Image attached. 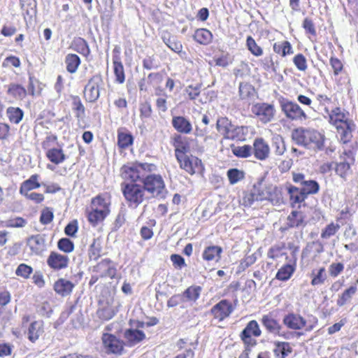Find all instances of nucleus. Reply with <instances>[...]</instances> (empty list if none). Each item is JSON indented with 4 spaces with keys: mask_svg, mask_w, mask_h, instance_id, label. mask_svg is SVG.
Here are the masks:
<instances>
[{
    "mask_svg": "<svg viewBox=\"0 0 358 358\" xmlns=\"http://www.w3.org/2000/svg\"><path fill=\"white\" fill-rule=\"evenodd\" d=\"M156 170L153 164L135 163L122 168V177L125 180L140 182L153 197L164 199L167 194L165 182L161 175L152 173Z\"/></svg>",
    "mask_w": 358,
    "mask_h": 358,
    "instance_id": "f257e3e1",
    "label": "nucleus"
},
{
    "mask_svg": "<svg viewBox=\"0 0 358 358\" xmlns=\"http://www.w3.org/2000/svg\"><path fill=\"white\" fill-rule=\"evenodd\" d=\"M292 138L297 145L308 149L317 151L324 148V135L313 129L296 128L292 132Z\"/></svg>",
    "mask_w": 358,
    "mask_h": 358,
    "instance_id": "f03ea898",
    "label": "nucleus"
},
{
    "mask_svg": "<svg viewBox=\"0 0 358 358\" xmlns=\"http://www.w3.org/2000/svg\"><path fill=\"white\" fill-rule=\"evenodd\" d=\"M325 110L329 116V122L336 127L340 134L341 140L344 143L350 141L354 124L349 120L348 115L340 108H335L331 111L325 108Z\"/></svg>",
    "mask_w": 358,
    "mask_h": 358,
    "instance_id": "7ed1b4c3",
    "label": "nucleus"
},
{
    "mask_svg": "<svg viewBox=\"0 0 358 358\" xmlns=\"http://www.w3.org/2000/svg\"><path fill=\"white\" fill-rule=\"evenodd\" d=\"M256 201L268 200L278 203L280 199V192L275 186L264 183L263 178L258 180L253 185Z\"/></svg>",
    "mask_w": 358,
    "mask_h": 358,
    "instance_id": "20e7f679",
    "label": "nucleus"
},
{
    "mask_svg": "<svg viewBox=\"0 0 358 358\" xmlns=\"http://www.w3.org/2000/svg\"><path fill=\"white\" fill-rule=\"evenodd\" d=\"M124 182L122 184L124 196L129 202V206L136 208L145 199V190L137 182Z\"/></svg>",
    "mask_w": 358,
    "mask_h": 358,
    "instance_id": "39448f33",
    "label": "nucleus"
},
{
    "mask_svg": "<svg viewBox=\"0 0 358 358\" xmlns=\"http://www.w3.org/2000/svg\"><path fill=\"white\" fill-rule=\"evenodd\" d=\"M280 106L287 118L292 121H303L308 118L305 111L295 102L282 99Z\"/></svg>",
    "mask_w": 358,
    "mask_h": 358,
    "instance_id": "423d86ee",
    "label": "nucleus"
},
{
    "mask_svg": "<svg viewBox=\"0 0 358 358\" xmlns=\"http://www.w3.org/2000/svg\"><path fill=\"white\" fill-rule=\"evenodd\" d=\"M103 85L102 76L100 74L93 76L84 89L85 99L89 102L96 101L100 96V89Z\"/></svg>",
    "mask_w": 358,
    "mask_h": 358,
    "instance_id": "0eeeda50",
    "label": "nucleus"
},
{
    "mask_svg": "<svg viewBox=\"0 0 358 358\" xmlns=\"http://www.w3.org/2000/svg\"><path fill=\"white\" fill-rule=\"evenodd\" d=\"M262 331L256 320H251L248 323L245 329L240 334V337L247 348L253 347L257 344V341L252 336L259 337Z\"/></svg>",
    "mask_w": 358,
    "mask_h": 358,
    "instance_id": "6e6552de",
    "label": "nucleus"
},
{
    "mask_svg": "<svg viewBox=\"0 0 358 358\" xmlns=\"http://www.w3.org/2000/svg\"><path fill=\"white\" fill-rule=\"evenodd\" d=\"M275 111L274 106L266 103H258L252 107V113L264 124L273 119Z\"/></svg>",
    "mask_w": 358,
    "mask_h": 358,
    "instance_id": "1a4fd4ad",
    "label": "nucleus"
},
{
    "mask_svg": "<svg viewBox=\"0 0 358 358\" xmlns=\"http://www.w3.org/2000/svg\"><path fill=\"white\" fill-rule=\"evenodd\" d=\"M102 342L108 352L120 354L123 350V342L110 334H103Z\"/></svg>",
    "mask_w": 358,
    "mask_h": 358,
    "instance_id": "9d476101",
    "label": "nucleus"
},
{
    "mask_svg": "<svg viewBox=\"0 0 358 358\" xmlns=\"http://www.w3.org/2000/svg\"><path fill=\"white\" fill-rule=\"evenodd\" d=\"M69 258L67 255L51 252L47 259V264L53 270L59 271L68 267Z\"/></svg>",
    "mask_w": 358,
    "mask_h": 358,
    "instance_id": "9b49d317",
    "label": "nucleus"
},
{
    "mask_svg": "<svg viewBox=\"0 0 358 358\" xmlns=\"http://www.w3.org/2000/svg\"><path fill=\"white\" fill-rule=\"evenodd\" d=\"M232 311L233 308L231 303L226 299L220 301L211 309V313L214 315L215 318L220 321H222L229 317Z\"/></svg>",
    "mask_w": 358,
    "mask_h": 358,
    "instance_id": "f8f14e48",
    "label": "nucleus"
},
{
    "mask_svg": "<svg viewBox=\"0 0 358 358\" xmlns=\"http://www.w3.org/2000/svg\"><path fill=\"white\" fill-rule=\"evenodd\" d=\"M283 324L292 330H301L306 324V320L300 315L290 313L286 315L282 320Z\"/></svg>",
    "mask_w": 358,
    "mask_h": 358,
    "instance_id": "ddd939ff",
    "label": "nucleus"
},
{
    "mask_svg": "<svg viewBox=\"0 0 358 358\" xmlns=\"http://www.w3.org/2000/svg\"><path fill=\"white\" fill-rule=\"evenodd\" d=\"M252 152L255 157L259 160H265L269 157L270 148L267 143L262 138L255 140Z\"/></svg>",
    "mask_w": 358,
    "mask_h": 358,
    "instance_id": "4468645a",
    "label": "nucleus"
},
{
    "mask_svg": "<svg viewBox=\"0 0 358 358\" xmlns=\"http://www.w3.org/2000/svg\"><path fill=\"white\" fill-rule=\"evenodd\" d=\"M173 127L179 133L189 134L192 131L190 121L183 116H174L172 118Z\"/></svg>",
    "mask_w": 358,
    "mask_h": 358,
    "instance_id": "2eb2a0df",
    "label": "nucleus"
},
{
    "mask_svg": "<svg viewBox=\"0 0 358 358\" xmlns=\"http://www.w3.org/2000/svg\"><path fill=\"white\" fill-rule=\"evenodd\" d=\"M74 287L75 285L71 281L59 278L55 282L53 288L57 294L66 296L71 294Z\"/></svg>",
    "mask_w": 358,
    "mask_h": 358,
    "instance_id": "dca6fc26",
    "label": "nucleus"
},
{
    "mask_svg": "<svg viewBox=\"0 0 358 358\" xmlns=\"http://www.w3.org/2000/svg\"><path fill=\"white\" fill-rule=\"evenodd\" d=\"M30 250L36 255L41 254L45 248V238L43 235H33L27 240Z\"/></svg>",
    "mask_w": 358,
    "mask_h": 358,
    "instance_id": "f3484780",
    "label": "nucleus"
},
{
    "mask_svg": "<svg viewBox=\"0 0 358 358\" xmlns=\"http://www.w3.org/2000/svg\"><path fill=\"white\" fill-rule=\"evenodd\" d=\"M261 322L266 329L273 335L281 336L280 331L282 326L278 321L274 319L271 315H265L262 317Z\"/></svg>",
    "mask_w": 358,
    "mask_h": 358,
    "instance_id": "a211bd4d",
    "label": "nucleus"
},
{
    "mask_svg": "<svg viewBox=\"0 0 358 358\" xmlns=\"http://www.w3.org/2000/svg\"><path fill=\"white\" fill-rule=\"evenodd\" d=\"M145 338L143 331L138 329H127L124 332V338L129 346H133L142 341Z\"/></svg>",
    "mask_w": 358,
    "mask_h": 358,
    "instance_id": "6ab92c4d",
    "label": "nucleus"
},
{
    "mask_svg": "<svg viewBox=\"0 0 358 358\" xmlns=\"http://www.w3.org/2000/svg\"><path fill=\"white\" fill-rule=\"evenodd\" d=\"M304 215L302 212L293 210L287 218L288 228L301 227L306 225Z\"/></svg>",
    "mask_w": 358,
    "mask_h": 358,
    "instance_id": "aec40b11",
    "label": "nucleus"
},
{
    "mask_svg": "<svg viewBox=\"0 0 358 358\" xmlns=\"http://www.w3.org/2000/svg\"><path fill=\"white\" fill-rule=\"evenodd\" d=\"M273 352L278 358H285L292 351V348L287 342H274Z\"/></svg>",
    "mask_w": 358,
    "mask_h": 358,
    "instance_id": "412c9836",
    "label": "nucleus"
},
{
    "mask_svg": "<svg viewBox=\"0 0 358 358\" xmlns=\"http://www.w3.org/2000/svg\"><path fill=\"white\" fill-rule=\"evenodd\" d=\"M72 48L77 52L87 57L90 54V49L87 42L83 38H76L72 43Z\"/></svg>",
    "mask_w": 358,
    "mask_h": 358,
    "instance_id": "4be33fe9",
    "label": "nucleus"
},
{
    "mask_svg": "<svg viewBox=\"0 0 358 358\" xmlns=\"http://www.w3.org/2000/svg\"><path fill=\"white\" fill-rule=\"evenodd\" d=\"M64 62L66 71L70 73H75L80 64V59L76 54H68L65 57Z\"/></svg>",
    "mask_w": 358,
    "mask_h": 358,
    "instance_id": "5701e85b",
    "label": "nucleus"
},
{
    "mask_svg": "<svg viewBox=\"0 0 358 358\" xmlns=\"http://www.w3.org/2000/svg\"><path fill=\"white\" fill-rule=\"evenodd\" d=\"M248 128L245 126H235L232 125L230 133L227 137V139L231 140H244L245 136L248 134Z\"/></svg>",
    "mask_w": 358,
    "mask_h": 358,
    "instance_id": "b1692460",
    "label": "nucleus"
},
{
    "mask_svg": "<svg viewBox=\"0 0 358 358\" xmlns=\"http://www.w3.org/2000/svg\"><path fill=\"white\" fill-rule=\"evenodd\" d=\"M47 158L52 163L59 164L62 163L66 157L61 148H51L46 152Z\"/></svg>",
    "mask_w": 358,
    "mask_h": 358,
    "instance_id": "393cba45",
    "label": "nucleus"
},
{
    "mask_svg": "<svg viewBox=\"0 0 358 358\" xmlns=\"http://www.w3.org/2000/svg\"><path fill=\"white\" fill-rule=\"evenodd\" d=\"M43 323L41 321H35L31 323L28 329V338L34 342L38 339L40 335L43 333Z\"/></svg>",
    "mask_w": 358,
    "mask_h": 358,
    "instance_id": "a878e982",
    "label": "nucleus"
},
{
    "mask_svg": "<svg viewBox=\"0 0 358 358\" xmlns=\"http://www.w3.org/2000/svg\"><path fill=\"white\" fill-rule=\"evenodd\" d=\"M41 185L38 182V176L33 175L22 183L20 187V193L27 194L30 190L38 188Z\"/></svg>",
    "mask_w": 358,
    "mask_h": 358,
    "instance_id": "bb28decb",
    "label": "nucleus"
},
{
    "mask_svg": "<svg viewBox=\"0 0 358 358\" xmlns=\"http://www.w3.org/2000/svg\"><path fill=\"white\" fill-rule=\"evenodd\" d=\"M114 73L116 77V81L119 83H123L125 80L124 66L118 55H114L113 57Z\"/></svg>",
    "mask_w": 358,
    "mask_h": 358,
    "instance_id": "cd10ccee",
    "label": "nucleus"
},
{
    "mask_svg": "<svg viewBox=\"0 0 358 358\" xmlns=\"http://www.w3.org/2000/svg\"><path fill=\"white\" fill-rule=\"evenodd\" d=\"M222 252V249L220 246H208L203 252V258L206 261H218Z\"/></svg>",
    "mask_w": 358,
    "mask_h": 358,
    "instance_id": "c85d7f7f",
    "label": "nucleus"
},
{
    "mask_svg": "<svg viewBox=\"0 0 358 358\" xmlns=\"http://www.w3.org/2000/svg\"><path fill=\"white\" fill-rule=\"evenodd\" d=\"M201 291L200 286H190L182 293V301L195 302L199 299Z\"/></svg>",
    "mask_w": 358,
    "mask_h": 358,
    "instance_id": "c756f323",
    "label": "nucleus"
},
{
    "mask_svg": "<svg viewBox=\"0 0 358 358\" xmlns=\"http://www.w3.org/2000/svg\"><path fill=\"white\" fill-rule=\"evenodd\" d=\"M232 125L231 121L227 117H221L217 120L216 129L224 136V138H227L230 133Z\"/></svg>",
    "mask_w": 358,
    "mask_h": 358,
    "instance_id": "7c9ffc66",
    "label": "nucleus"
},
{
    "mask_svg": "<svg viewBox=\"0 0 358 358\" xmlns=\"http://www.w3.org/2000/svg\"><path fill=\"white\" fill-rule=\"evenodd\" d=\"M194 38L200 44L206 45L211 42L213 34L206 29H199L195 31Z\"/></svg>",
    "mask_w": 358,
    "mask_h": 358,
    "instance_id": "2f4dec72",
    "label": "nucleus"
},
{
    "mask_svg": "<svg viewBox=\"0 0 358 358\" xmlns=\"http://www.w3.org/2000/svg\"><path fill=\"white\" fill-rule=\"evenodd\" d=\"M287 191L289 194L290 200L293 204L300 203L303 202L306 198V196L302 189L294 186H289Z\"/></svg>",
    "mask_w": 358,
    "mask_h": 358,
    "instance_id": "473e14b6",
    "label": "nucleus"
},
{
    "mask_svg": "<svg viewBox=\"0 0 358 358\" xmlns=\"http://www.w3.org/2000/svg\"><path fill=\"white\" fill-rule=\"evenodd\" d=\"M91 208L103 210L109 213V202L105 198L99 195L92 199Z\"/></svg>",
    "mask_w": 358,
    "mask_h": 358,
    "instance_id": "72a5a7b5",
    "label": "nucleus"
},
{
    "mask_svg": "<svg viewBox=\"0 0 358 358\" xmlns=\"http://www.w3.org/2000/svg\"><path fill=\"white\" fill-rule=\"evenodd\" d=\"M231 148L232 153L238 157L247 158L250 157L252 152V148L249 145H245L243 146L231 145Z\"/></svg>",
    "mask_w": 358,
    "mask_h": 358,
    "instance_id": "f704fd0d",
    "label": "nucleus"
},
{
    "mask_svg": "<svg viewBox=\"0 0 358 358\" xmlns=\"http://www.w3.org/2000/svg\"><path fill=\"white\" fill-rule=\"evenodd\" d=\"M294 267L290 264L282 266L276 273L275 278L282 281L289 280L294 272Z\"/></svg>",
    "mask_w": 358,
    "mask_h": 358,
    "instance_id": "c9c22d12",
    "label": "nucleus"
},
{
    "mask_svg": "<svg viewBox=\"0 0 358 358\" xmlns=\"http://www.w3.org/2000/svg\"><path fill=\"white\" fill-rule=\"evenodd\" d=\"M357 290V288L355 285H352L345 290L337 299V305L340 307L343 306L346 303L350 301L352 296L356 293Z\"/></svg>",
    "mask_w": 358,
    "mask_h": 358,
    "instance_id": "e433bc0d",
    "label": "nucleus"
},
{
    "mask_svg": "<svg viewBox=\"0 0 358 358\" xmlns=\"http://www.w3.org/2000/svg\"><path fill=\"white\" fill-rule=\"evenodd\" d=\"M8 94L17 99H22L27 94V90L17 84H10L7 91Z\"/></svg>",
    "mask_w": 358,
    "mask_h": 358,
    "instance_id": "4c0bfd02",
    "label": "nucleus"
},
{
    "mask_svg": "<svg viewBox=\"0 0 358 358\" xmlns=\"http://www.w3.org/2000/svg\"><path fill=\"white\" fill-rule=\"evenodd\" d=\"M134 138L129 133L119 131L117 135V145L120 148L125 149L132 145Z\"/></svg>",
    "mask_w": 358,
    "mask_h": 358,
    "instance_id": "58836bf2",
    "label": "nucleus"
},
{
    "mask_svg": "<svg viewBox=\"0 0 358 358\" xmlns=\"http://www.w3.org/2000/svg\"><path fill=\"white\" fill-rule=\"evenodd\" d=\"M178 161L180 164V167L181 169H184L185 171H187L191 175L195 173L196 171L194 170V168L193 167L192 165V157H189L187 155L185 157L178 156Z\"/></svg>",
    "mask_w": 358,
    "mask_h": 358,
    "instance_id": "ea45409f",
    "label": "nucleus"
},
{
    "mask_svg": "<svg viewBox=\"0 0 358 358\" xmlns=\"http://www.w3.org/2000/svg\"><path fill=\"white\" fill-rule=\"evenodd\" d=\"M108 215V213H106L105 211L92 209L91 212L88 213V220L90 223L95 225L98 222L103 220Z\"/></svg>",
    "mask_w": 358,
    "mask_h": 358,
    "instance_id": "a19ab883",
    "label": "nucleus"
},
{
    "mask_svg": "<svg viewBox=\"0 0 358 358\" xmlns=\"http://www.w3.org/2000/svg\"><path fill=\"white\" fill-rule=\"evenodd\" d=\"M301 189L307 196L308 194H317L319 192L320 185L315 180H307Z\"/></svg>",
    "mask_w": 358,
    "mask_h": 358,
    "instance_id": "79ce46f5",
    "label": "nucleus"
},
{
    "mask_svg": "<svg viewBox=\"0 0 358 358\" xmlns=\"http://www.w3.org/2000/svg\"><path fill=\"white\" fill-rule=\"evenodd\" d=\"M7 114L10 121L15 124H18L23 117V112L19 108H8Z\"/></svg>",
    "mask_w": 358,
    "mask_h": 358,
    "instance_id": "37998d69",
    "label": "nucleus"
},
{
    "mask_svg": "<svg viewBox=\"0 0 358 358\" xmlns=\"http://www.w3.org/2000/svg\"><path fill=\"white\" fill-rule=\"evenodd\" d=\"M273 50L278 54H281L283 57L292 52V46L289 42L287 41L280 43H275Z\"/></svg>",
    "mask_w": 358,
    "mask_h": 358,
    "instance_id": "c03bdc74",
    "label": "nucleus"
},
{
    "mask_svg": "<svg viewBox=\"0 0 358 358\" xmlns=\"http://www.w3.org/2000/svg\"><path fill=\"white\" fill-rule=\"evenodd\" d=\"M229 182L232 185L244 178V172L237 169H231L227 171Z\"/></svg>",
    "mask_w": 358,
    "mask_h": 358,
    "instance_id": "a18cd8bd",
    "label": "nucleus"
},
{
    "mask_svg": "<svg viewBox=\"0 0 358 358\" xmlns=\"http://www.w3.org/2000/svg\"><path fill=\"white\" fill-rule=\"evenodd\" d=\"M255 91L252 85L247 83H241L239 85V95L242 99H245L253 94Z\"/></svg>",
    "mask_w": 358,
    "mask_h": 358,
    "instance_id": "49530a36",
    "label": "nucleus"
},
{
    "mask_svg": "<svg viewBox=\"0 0 358 358\" xmlns=\"http://www.w3.org/2000/svg\"><path fill=\"white\" fill-rule=\"evenodd\" d=\"M272 142L275 154L277 155H282L286 150L282 138L280 135H277L273 137Z\"/></svg>",
    "mask_w": 358,
    "mask_h": 358,
    "instance_id": "de8ad7c7",
    "label": "nucleus"
},
{
    "mask_svg": "<svg viewBox=\"0 0 358 358\" xmlns=\"http://www.w3.org/2000/svg\"><path fill=\"white\" fill-rule=\"evenodd\" d=\"M58 248L66 253L72 252L74 249L73 243L67 238H62L57 242Z\"/></svg>",
    "mask_w": 358,
    "mask_h": 358,
    "instance_id": "09e8293b",
    "label": "nucleus"
},
{
    "mask_svg": "<svg viewBox=\"0 0 358 358\" xmlns=\"http://www.w3.org/2000/svg\"><path fill=\"white\" fill-rule=\"evenodd\" d=\"M247 46L251 53L255 56H260L263 54V50L252 38V36L247 38Z\"/></svg>",
    "mask_w": 358,
    "mask_h": 358,
    "instance_id": "8fccbe9b",
    "label": "nucleus"
},
{
    "mask_svg": "<svg viewBox=\"0 0 358 358\" xmlns=\"http://www.w3.org/2000/svg\"><path fill=\"white\" fill-rule=\"evenodd\" d=\"M339 229L340 225L338 224H334L332 222L324 228L321 234V237L322 238H329L334 236Z\"/></svg>",
    "mask_w": 358,
    "mask_h": 358,
    "instance_id": "3c124183",
    "label": "nucleus"
},
{
    "mask_svg": "<svg viewBox=\"0 0 358 358\" xmlns=\"http://www.w3.org/2000/svg\"><path fill=\"white\" fill-rule=\"evenodd\" d=\"M313 279L311 280V285L313 286L322 285L326 280V273L324 267H322L319 269L317 274L312 273Z\"/></svg>",
    "mask_w": 358,
    "mask_h": 358,
    "instance_id": "603ef678",
    "label": "nucleus"
},
{
    "mask_svg": "<svg viewBox=\"0 0 358 358\" xmlns=\"http://www.w3.org/2000/svg\"><path fill=\"white\" fill-rule=\"evenodd\" d=\"M32 271L33 268L30 266H28L25 264H20L15 271V274L17 276H20L27 279L29 277Z\"/></svg>",
    "mask_w": 358,
    "mask_h": 358,
    "instance_id": "864d4df0",
    "label": "nucleus"
},
{
    "mask_svg": "<svg viewBox=\"0 0 358 358\" xmlns=\"http://www.w3.org/2000/svg\"><path fill=\"white\" fill-rule=\"evenodd\" d=\"M101 250V246L99 243H96L95 240H94L89 249L88 255L90 260H97V259L100 257Z\"/></svg>",
    "mask_w": 358,
    "mask_h": 358,
    "instance_id": "5fc2aeb1",
    "label": "nucleus"
},
{
    "mask_svg": "<svg viewBox=\"0 0 358 358\" xmlns=\"http://www.w3.org/2000/svg\"><path fill=\"white\" fill-rule=\"evenodd\" d=\"M98 317L103 320H109L115 315V311L110 307H105L97 311Z\"/></svg>",
    "mask_w": 358,
    "mask_h": 358,
    "instance_id": "6e6d98bb",
    "label": "nucleus"
},
{
    "mask_svg": "<svg viewBox=\"0 0 358 358\" xmlns=\"http://www.w3.org/2000/svg\"><path fill=\"white\" fill-rule=\"evenodd\" d=\"M201 88V84H196L195 85H190L186 87L185 92L188 94L189 98L193 100L200 94Z\"/></svg>",
    "mask_w": 358,
    "mask_h": 358,
    "instance_id": "4d7b16f0",
    "label": "nucleus"
},
{
    "mask_svg": "<svg viewBox=\"0 0 358 358\" xmlns=\"http://www.w3.org/2000/svg\"><path fill=\"white\" fill-rule=\"evenodd\" d=\"M294 64L296 68L301 71L307 69V62L306 57L302 54L296 55L293 59Z\"/></svg>",
    "mask_w": 358,
    "mask_h": 358,
    "instance_id": "13d9d810",
    "label": "nucleus"
},
{
    "mask_svg": "<svg viewBox=\"0 0 358 358\" xmlns=\"http://www.w3.org/2000/svg\"><path fill=\"white\" fill-rule=\"evenodd\" d=\"M53 217L54 215L51 209L50 208H45L41 212L40 222L43 224H48L52 221Z\"/></svg>",
    "mask_w": 358,
    "mask_h": 358,
    "instance_id": "bf43d9fd",
    "label": "nucleus"
},
{
    "mask_svg": "<svg viewBox=\"0 0 358 358\" xmlns=\"http://www.w3.org/2000/svg\"><path fill=\"white\" fill-rule=\"evenodd\" d=\"M127 210L125 208L122 207L115 218L114 226L115 228H120L126 222Z\"/></svg>",
    "mask_w": 358,
    "mask_h": 358,
    "instance_id": "052dcab7",
    "label": "nucleus"
},
{
    "mask_svg": "<svg viewBox=\"0 0 358 358\" xmlns=\"http://www.w3.org/2000/svg\"><path fill=\"white\" fill-rule=\"evenodd\" d=\"M350 164L346 162H340L336 164L335 170L338 175L344 178L350 170Z\"/></svg>",
    "mask_w": 358,
    "mask_h": 358,
    "instance_id": "680f3d73",
    "label": "nucleus"
},
{
    "mask_svg": "<svg viewBox=\"0 0 358 358\" xmlns=\"http://www.w3.org/2000/svg\"><path fill=\"white\" fill-rule=\"evenodd\" d=\"M27 221L20 217L10 219L6 221L7 227H23L26 225Z\"/></svg>",
    "mask_w": 358,
    "mask_h": 358,
    "instance_id": "e2e57ef3",
    "label": "nucleus"
},
{
    "mask_svg": "<svg viewBox=\"0 0 358 358\" xmlns=\"http://www.w3.org/2000/svg\"><path fill=\"white\" fill-rule=\"evenodd\" d=\"M257 260V258L255 255H251L247 256L245 259H243L239 266V271H244L251 265H252Z\"/></svg>",
    "mask_w": 358,
    "mask_h": 358,
    "instance_id": "0e129e2a",
    "label": "nucleus"
},
{
    "mask_svg": "<svg viewBox=\"0 0 358 358\" xmlns=\"http://www.w3.org/2000/svg\"><path fill=\"white\" fill-rule=\"evenodd\" d=\"M78 221L77 220H73L70 223H69L65 229H64V233L71 237H75L76 234L78 231Z\"/></svg>",
    "mask_w": 358,
    "mask_h": 358,
    "instance_id": "69168bd1",
    "label": "nucleus"
},
{
    "mask_svg": "<svg viewBox=\"0 0 358 358\" xmlns=\"http://www.w3.org/2000/svg\"><path fill=\"white\" fill-rule=\"evenodd\" d=\"M344 269L343 264L338 263H332L329 268V272L331 276L336 277L338 276Z\"/></svg>",
    "mask_w": 358,
    "mask_h": 358,
    "instance_id": "338daca9",
    "label": "nucleus"
},
{
    "mask_svg": "<svg viewBox=\"0 0 358 358\" xmlns=\"http://www.w3.org/2000/svg\"><path fill=\"white\" fill-rule=\"evenodd\" d=\"M303 28L306 30V33H308L313 36L316 35V29L312 20L308 17L305 18L303 22Z\"/></svg>",
    "mask_w": 358,
    "mask_h": 358,
    "instance_id": "774afa93",
    "label": "nucleus"
}]
</instances>
